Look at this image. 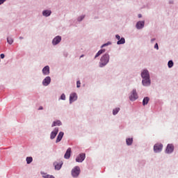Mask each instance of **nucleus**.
<instances>
[{"label": "nucleus", "instance_id": "1a4fd4ad", "mask_svg": "<svg viewBox=\"0 0 178 178\" xmlns=\"http://www.w3.org/2000/svg\"><path fill=\"white\" fill-rule=\"evenodd\" d=\"M144 26H145V21H139L136 24V28L138 30L143 29Z\"/></svg>", "mask_w": 178, "mask_h": 178}, {"label": "nucleus", "instance_id": "f03ea898", "mask_svg": "<svg viewBox=\"0 0 178 178\" xmlns=\"http://www.w3.org/2000/svg\"><path fill=\"white\" fill-rule=\"evenodd\" d=\"M109 55L108 54H105L100 59L99 67H104V66H106L109 62Z\"/></svg>", "mask_w": 178, "mask_h": 178}, {"label": "nucleus", "instance_id": "bb28decb", "mask_svg": "<svg viewBox=\"0 0 178 178\" xmlns=\"http://www.w3.org/2000/svg\"><path fill=\"white\" fill-rule=\"evenodd\" d=\"M60 168H61V165L60 164L57 163V164L55 165V169L56 170H59Z\"/></svg>", "mask_w": 178, "mask_h": 178}, {"label": "nucleus", "instance_id": "a878e982", "mask_svg": "<svg viewBox=\"0 0 178 178\" xmlns=\"http://www.w3.org/2000/svg\"><path fill=\"white\" fill-rule=\"evenodd\" d=\"M168 65L169 68H172L174 65L173 61L169 60Z\"/></svg>", "mask_w": 178, "mask_h": 178}, {"label": "nucleus", "instance_id": "39448f33", "mask_svg": "<svg viewBox=\"0 0 178 178\" xmlns=\"http://www.w3.org/2000/svg\"><path fill=\"white\" fill-rule=\"evenodd\" d=\"M138 98V94L136 92V90H133L131 96L129 97V99L131 101L134 102L136 101Z\"/></svg>", "mask_w": 178, "mask_h": 178}, {"label": "nucleus", "instance_id": "cd10ccee", "mask_svg": "<svg viewBox=\"0 0 178 178\" xmlns=\"http://www.w3.org/2000/svg\"><path fill=\"white\" fill-rule=\"evenodd\" d=\"M111 42H107V43H106V44H104L102 46V48H103V47H107V46H108V45H111Z\"/></svg>", "mask_w": 178, "mask_h": 178}, {"label": "nucleus", "instance_id": "7c9ffc66", "mask_svg": "<svg viewBox=\"0 0 178 178\" xmlns=\"http://www.w3.org/2000/svg\"><path fill=\"white\" fill-rule=\"evenodd\" d=\"M154 49H156L157 50H159L158 43H156L155 46H154Z\"/></svg>", "mask_w": 178, "mask_h": 178}, {"label": "nucleus", "instance_id": "c85d7f7f", "mask_svg": "<svg viewBox=\"0 0 178 178\" xmlns=\"http://www.w3.org/2000/svg\"><path fill=\"white\" fill-rule=\"evenodd\" d=\"M60 99L61 100H65V95L64 93H63L61 95Z\"/></svg>", "mask_w": 178, "mask_h": 178}, {"label": "nucleus", "instance_id": "20e7f679", "mask_svg": "<svg viewBox=\"0 0 178 178\" xmlns=\"http://www.w3.org/2000/svg\"><path fill=\"white\" fill-rule=\"evenodd\" d=\"M163 149V144L161 143H156L154 146V150L156 153H159L162 151Z\"/></svg>", "mask_w": 178, "mask_h": 178}, {"label": "nucleus", "instance_id": "58836bf2", "mask_svg": "<svg viewBox=\"0 0 178 178\" xmlns=\"http://www.w3.org/2000/svg\"><path fill=\"white\" fill-rule=\"evenodd\" d=\"M83 55H81V58H83Z\"/></svg>", "mask_w": 178, "mask_h": 178}, {"label": "nucleus", "instance_id": "423d86ee", "mask_svg": "<svg viewBox=\"0 0 178 178\" xmlns=\"http://www.w3.org/2000/svg\"><path fill=\"white\" fill-rule=\"evenodd\" d=\"M86 159V154L83 153L80 154L76 159L77 163H82Z\"/></svg>", "mask_w": 178, "mask_h": 178}, {"label": "nucleus", "instance_id": "7ed1b4c3", "mask_svg": "<svg viewBox=\"0 0 178 178\" xmlns=\"http://www.w3.org/2000/svg\"><path fill=\"white\" fill-rule=\"evenodd\" d=\"M80 173V168L75 166L72 170V175L73 177H77Z\"/></svg>", "mask_w": 178, "mask_h": 178}, {"label": "nucleus", "instance_id": "4c0bfd02", "mask_svg": "<svg viewBox=\"0 0 178 178\" xmlns=\"http://www.w3.org/2000/svg\"><path fill=\"white\" fill-rule=\"evenodd\" d=\"M152 42H154L155 41V38H153L151 40Z\"/></svg>", "mask_w": 178, "mask_h": 178}, {"label": "nucleus", "instance_id": "72a5a7b5", "mask_svg": "<svg viewBox=\"0 0 178 178\" xmlns=\"http://www.w3.org/2000/svg\"><path fill=\"white\" fill-rule=\"evenodd\" d=\"M5 0H0V5L3 4L4 3Z\"/></svg>", "mask_w": 178, "mask_h": 178}, {"label": "nucleus", "instance_id": "aec40b11", "mask_svg": "<svg viewBox=\"0 0 178 178\" xmlns=\"http://www.w3.org/2000/svg\"><path fill=\"white\" fill-rule=\"evenodd\" d=\"M43 178H55L54 175H48L47 173H42Z\"/></svg>", "mask_w": 178, "mask_h": 178}, {"label": "nucleus", "instance_id": "a211bd4d", "mask_svg": "<svg viewBox=\"0 0 178 178\" xmlns=\"http://www.w3.org/2000/svg\"><path fill=\"white\" fill-rule=\"evenodd\" d=\"M61 122L60 120L54 121L51 125V127H56V126H60Z\"/></svg>", "mask_w": 178, "mask_h": 178}, {"label": "nucleus", "instance_id": "412c9836", "mask_svg": "<svg viewBox=\"0 0 178 178\" xmlns=\"http://www.w3.org/2000/svg\"><path fill=\"white\" fill-rule=\"evenodd\" d=\"M149 98L148 97H145L143 101V106L147 105L149 103Z\"/></svg>", "mask_w": 178, "mask_h": 178}, {"label": "nucleus", "instance_id": "6e6552de", "mask_svg": "<svg viewBox=\"0 0 178 178\" xmlns=\"http://www.w3.org/2000/svg\"><path fill=\"white\" fill-rule=\"evenodd\" d=\"M51 83V78L50 76H47L43 81H42V84L44 86H47L50 84Z\"/></svg>", "mask_w": 178, "mask_h": 178}, {"label": "nucleus", "instance_id": "9d476101", "mask_svg": "<svg viewBox=\"0 0 178 178\" xmlns=\"http://www.w3.org/2000/svg\"><path fill=\"white\" fill-rule=\"evenodd\" d=\"M61 41V37L58 35L54 38L52 43L53 45H57Z\"/></svg>", "mask_w": 178, "mask_h": 178}, {"label": "nucleus", "instance_id": "393cba45", "mask_svg": "<svg viewBox=\"0 0 178 178\" xmlns=\"http://www.w3.org/2000/svg\"><path fill=\"white\" fill-rule=\"evenodd\" d=\"M7 42H8V43L9 44H12L13 42V40L12 38L8 37V38H7Z\"/></svg>", "mask_w": 178, "mask_h": 178}, {"label": "nucleus", "instance_id": "6ab92c4d", "mask_svg": "<svg viewBox=\"0 0 178 178\" xmlns=\"http://www.w3.org/2000/svg\"><path fill=\"white\" fill-rule=\"evenodd\" d=\"M126 143H127V144L128 146L131 145H132V143H133V138H127Z\"/></svg>", "mask_w": 178, "mask_h": 178}, {"label": "nucleus", "instance_id": "c756f323", "mask_svg": "<svg viewBox=\"0 0 178 178\" xmlns=\"http://www.w3.org/2000/svg\"><path fill=\"white\" fill-rule=\"evenodd\" d=\"M76 87H77L78 88H79L81 87L80 81H77V82H76Z\"/></svg>", "mask_w": 178, "mask_h": 178}, {"label": "nucleus", "instance_id": "c9c22d12", "mask_svg": "<svg viewBox=\"0 0 178 178\" xmlns=\"http://www.w3.org/2000/svg\"><path fill=\"white\" fill-rule=\"evenodd\" d=\"M84 19V16L81 17V19H79V21L81 22Z\"/></svg>", "mask_w": 178, "mask_h": 178}, {"label": "nucleus", "instance_id": "f704fd0d", "mask_svg": "<svg viewBox=\"0 0 178 178\" xmlns=\"http://www.w3.org/2000/svg\"><path fill=\"white\" fill-rule=\"evenodd\" d=\"M42 110H43V107H42V106H40L39 107V108H38V111H42Z\"/></svg>", "mask_w": 178, "mask_h": 178}, {"label": "nucleus", "instance_id": "dca6fc26", "mask_svg": "<svg viewBox=\"0 0 178 178\" xmlns=\"http://www.w3.org/2000/svg\"><path fill=\"white\" fill-rule=\"evenodd\" d=\"M51 14V10H46L42 12V15L44 17H49L50 16Z\"/></svg>", "mask_w": 178, "mask_h": 178}, {"label": "nucleus", "instance_id": "b1692460", "mask_svg": "<svg viewBox=\"0 0 178 178\" xmlns=\"http://www.w3.org/2000/svg\"><path fill=\"white\" fill-rule=\"evenodd\" d=\"M33 161V158L31 156L26 157V163L27 164H30Z\"/></svg>", "mask_w": 178, "mask_h": 178}, {"label": "nucleus", "instance_id": "f3484780", "mask_svg": "<svg viewBox=\"0 0 178 178\" xmlns=\"http://www.w3.org/2000/svg\"><path fill=\"white\" fill-rule=\"evenodd\" d=\"M105 51H106L105 49H101V50H99V51L97 53L96 56H95V58H98V57H99V56H101L102 54L105 53Z\"/></svg>", "mask_w": 178, "mask_h": 178}, {"label": "nucleus", "instance_id": "9b49d317", "mask_svg": "<svg viewBox=\"0 0 178 178\" xmlns=\"http://www.w3.org/2000/svg\"><path fill=\"white\" fill-rule=\"evenodd\" d=\"M58 132V127H56V128L54 129V130L51 132L50 138H51V140L54 139L55 137L56 136Z\"/></svg>", "mask_w": 178, "mask_h": 178}, {"label": "nucleus", "instance_id": "f8f14e48", "mask_svg": "<svg viewBox=\"0 0 178 178\" xmlns=\"http://www.w3.org/2000/svg\"><path fill=\"white\" fill-rule=\"evenodd\" d=\"M174 151V146L172 144H168L166 149V152L168 154L172 153Z\"/></svg>", "mask_w": 178, "mask_h": 178}, {"label": "nucleus", "instance_id": "473e14b6", "mask_svg": "<svg viewBox=\"0 0 178 178\" xmlns=\"http://www.w3.org/2000/svg\"><path fill=\"white\" fill-rule=\"evenodd\" d=\"M116 39L120 40V36L119 35H116Z\"/></svg>", "mask_w": 178, "mask_h": 178}, {"label": "nucleus", "instance_id": "4468645a", "mask_svg": "<svg viewBox=\"0 0 178 178\" xmlns=\"http://www.w3.org/2000/svg\"><path fill=\"white\" fill-rule=\"evenodd\" d=\"M42 73L44 75L47 76L49 74V67L48 65L45 66L42 70Z\"/></svg>", "mask_w": 178, "mask_h": 178}, {"label": "nucleus", "instance_id": "e433bc0d", "mask_svg": "<svg viewBox=\"0 0 178 178\" xmlns=\"http://www.w3.org/2000/svg\"><path fill=\"white\" fill-rule=\"evenodd\" d=\"M138 18H142V15L141 14L138 15Z\"/></svg>", "mask_w": 178, "mask_h": 178}, {"label": "nucleus", "instance_id": "0eeeda50", "mask_svg": "<svg viewBox=\"0 0 178 178\" xmlns=\"http://www.w3.org/2000/svg\"><path fill=\"white\" fill-rule=\"evenodd\" d=\"M77 99V95L76 93L73 92L70 96V103L72 104V102L76 101Z\"/></svg>", "mask_w": 178, "mask_h": 178}, {"label": "nucleus", "instance_id": "5701e85b", "mask_svg": "<svg viewBox=\"0 0 178 178\" xmlns=\"http://www.w3.org/2000/svg\"><path fill=\"white\" fill-rule=\"evenodd\" d=\"M120 110V108H115V109H113V115H116L119 113Z\"/></svg>", "mask_w": 178, "mask_h": 178}, {"label": "nucleus", "instance_id": "f257e3e1", "mask_svg": "<svg viewBox=\"0 0 178 178\" xmlns=\"http://www.w3.org/2000/svg\"><path fill=\"white\" fill-rule=\"evenodd\" d=\"M141 76L143 79V84L144 86H148L150 85V79H149V72L147 70H144L141 73Z\"/></svg>", "mask_w": 178, "mask_h": 178}, {"label": "nucleus", "instance_id": "ddd939ff", "mask_svg": "<svg viewBox=\"0 0 178 178\" xmlns=\"http://www.w3.org/2000/svg\"><path fill=\"white\" fill-rule=\"evenodd\" d=\"M71 152H72L71 148L69 147V148L67 149L66 153H65V155H64V158H65V159H69L70 158Z\"/></svg>", "mask_w": 178, "mask_h": 178}, {"label": "nucleus", "instance_id": "2eb2a0df", "mask_svg": "<svg viewBox=\"0 0 178 178\" xmlns=\"http://www.w3.org/2000/svg\"><path fill=\"white\" fill-rule=\"evenodd\" d=\"M63 136H64V133L63 131H60L57 136L56 143H58L60 142Z\"/></svg>", "mask_w": 178, "mask_h": 178}, {"label": "nucleus", "instance_id": "2f4dec72", "mask_svg": "<svg viewBox=\"0 0 178 178\" xmlns=\"http://www.w3.org/2000/svg\"><path fill=\"white\" fill-rule=\"evenodd\" d=\"M0 56H1V59H3V58H5V56H4L3 54H1L0 55Z\"/></svg>", "mask_w": 178, "mask_h": 178}, {"label": "nucleus", "instance_id": "4be33fe9", "mask_svg": "<svg viewBox=\"0 0 178 178\" xmlns=\"http://www.w3.org/2000/svg\"><path fill=\"white\" fill-rule=\"evenodd\" d=\"M125 43V39L124 38H122L121 39H120L118 42V44L120 45V44H124Z\"/></svg>", "mask_w": 178, "mask_h": 178}]
</instances>
